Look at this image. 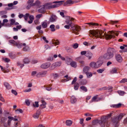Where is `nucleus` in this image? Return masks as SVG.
Returning a JSON list of instances; mask_svg holds the SVG:
<instances>
[{"label": "nucleus", "instance_id": "680f3d73", "mask_svg": "<svg viewBox=\"0 0 127 127\" xmlns=\"http://www.w3.org/2000/svg\"><path fill=\"white\" fill-rule=\"evenodd\" d=\"M66 61L68 62H71L72 61V60L71 58L68 57H66Z\"/></svg>", "mask_w": 127, "mask_h": 127}, {"label": "nucleus", "instance_id": "5fc2aeb1", "mask_svg": "<svg viewBox=\"0 0 127 127\" xmlns=\"http://www.w3.org/2000/svg\"><path fill=\"white\" fill-rule=\"evenodd\" d=\"M118 22V21H111L110 22V23L112 25H113L117 24Z\"/></svg>", "mask_w": 127, "mask_h": 127}, {"label": "nucleus", "instance_id": "774afa93", "mask_svg": "<svg viewBox=\"0 0 127 127\" xmlns=\"http://www.w3.org/2000/svg\"><path fill=\"white\" fill-rule=\"evenodd\" d=\"M87 53V51H83L81 52V54L82 55H86Z\"/></svg>", "mask_w": 127, "mask_h": 127}, {"label": "nucleus", "instance_id": "f03ea898", "mask_svg": "<svg viewBox=\"0 0 127 127\" xmlns=\"http://www.w3.org/2000/svg\"><path fill=\"white\" fill-rule=\"evenodd\" d=\"M116 52V51L115 49L109 47L107 49L106 52L104 55L103 58L106 60H109L113 57L114 54Z\"/></svg>", "mask_w": 127, "mask_h": 127}, {"label": "nucleus", "instance_id": "0eeeda50", "mask_svg": "<svg viewBox=\"0 0 127 127\" xmlns=\"http://www.w3.org/2000/svg\"><path fill=\"white\" fill-rule=\"evenodd\" d=\"M64 1H54L52 2V3L54 4L52 5V8H55L58 7L62 5L64 2Z\"/></svg>", "mask_w": 127, "mask_h": 127}, {"label": "nucleus", "instance_id": "052dcab7", "mask_svg": "<svg viewBox=\"0 0 127 127\" xmlns=\"http://www.w3.org/2000/svg\"><path fill=\"white\" fill-rule=\"evenodd\" d=\"M29 16V14L28 13H26L25 16H24V17L25 20H27Z\"/></svg>", "mask_w": 127, "mask_h": 127}, {"label": "nucleus", "instance_id": "4c0bfd02", "mask_svg": "<svg viewBox=\"0 0 127 127\" xmlns=\"http://www.w3.org/2000/svg\"><path fill=\"white\" fill-rule=\"evenodd\" d=\"M2 61L6 63H8L10 62V60L7 58H2Z\"/></svg>", "mask_w": 127, "mask_h": 127}, {"label": "nucleus", "instance_id": "423d86ee", "mask_svg": "<svg viewBox=\"0 0 127 127\" xmlns=\"http://www.w3.org/2000/svg\"><path fill=\"white\" fill-rule=\"evenodd\" d=\"M125 115V114L121 113L119 116H115L114 118L112 119V121L114 123H116L117 124L119 121L121 120Z\"/></svg>", "mask_w": 127, "mask_h": 127}, {"label": "nucleus", "instance_id": "a878e982", "mask_svg": "<svg viewBox=\"0 0 127 127\" xmlns=\"http://www.w3.org/2000/svg\"><path fill=\"white\" fill-rule=\"evenodd\" d=\"M118 70V68L116 67L113 68L112 70L110 71L111 74H113L114 73H117V71Z\"/></svg>", "mask_w": 127, "mask_h": 127}, {"label": "nucleus", "instance_id": "cd10ccee", "mask_svg": "<svg viewBox=\"0 0 127 127\" xmlns=\"http://www.w3.org/2000/svg\"><path fill=\"white\" fill-rule=\"evenodd\" d=\"M122 104L120 103H118L116 104H114L112 105V107L115 108H119L121 107Z\"/></svg>", "mask_w": 127, "mask_h": 127}, {"label": "nucleus", "instance_id": "9d476101", "mask_svg": "<svg viewBox=\"0 0 127 127\" xmlns=\"http://www.w3.org/2000/svg\"><path fill=\"white\" fill-rule=\"evenodd\" d=\"M47 73V71H43L37 73L36 75V76L38 78L44 77L46 76Z\"/></svg>", "mask_w": 127, "mask_h": 127}, {"label": "nucleus", "instance_id": "6e6d98bb", "mask_svg": "<svg viewBox=\"0 0 127 127\" xmlns=\"http://www.w3.org/2000/svg\"><path fill=\"white\" fill-rule=\"evenodd\" d=\"M53 76L55 79H56V78L59 77V75L58 73H56L55 74H53Z\"/></svg>", "mask_w": 127, "mask_h": 127}, {"label": "nucleus", "instance_id": "f704fd0d", "mask_svg": "<svg viewBox=\"0 0 127 127\" xmlns=\"http://www.w3.org/2000/svg\"><path fill=\"white\" fill-rule=\"evenodd\" d=\"M35 4L36 6H37L39 8L41 7V6L40 5V1L39 0H37L35 2Z\"/></svg>", "mask_w": 127, "mask_h": 127}, {"label": "nucleus", "instance_id": "e2e57ef3", "mask_svg": "<svg viewBox=\"0 0 127 127\" xmlns=\"http://www.w3.org/2000/svg\"><path fill=\"white\" fill-rule=\"evenodd\" d=\"M37 72L35 71H33L31 73V75L32 76H34L36 74Z\"/></svg>", "mask_w": 127, "mask_h": 127}, {"label": "nucleus", "instance_id": "dca6fc26", "mask_svg": "<svg viewBox=\"0 0 127 127\" xmlns=\"http://www.w3.org/2000/svg\"><path fill=\"white\" fill-rule=\"evenodd\" d=\"M57 19V16L54 15L51 16L50 19V21L51 22H54L56 21Z\"/></svg>", "mask_w": 127, "mask_h": 127}, {"label": "nucleus", "instance_id": "4468645a", "mask_svg": "<svg viewBox=\"0 0 127 127\" xmlns=\"http://www.w3.org/2000/svg\"><path fill=\"white\" fill-rule=\"evenodd\" d=\"M52 2H48L43 5V6H44L45 9L46 8L47 9H52V8L51 7L52 6Z\"/></svg>", "mask_w": 127, "mask_h": 127}, {"label": "nucleus", "instance_id": "1a4fd4ad", "mask_svg": "<svg viewBox=\"0 0 127 127\" xmlns=\"http://www.w3.org/2000/svg\"><path fill=\"white\" fill-rule=\"evenodd\" d=\"M9 42L10 43L12 44L13 45L16 46L18 48H20L22 46L25 45V43L19 44L13 40H9Z\"/></svg>", "mask_w": 127, "mask_h": 127}, {"label": "nucleus", "instance_id": "8fccbe9b", "mask_svg": "<svg viewBox=\"0 0 127 127\" xmlns=\"http://www.w3.org/2000/svg\"><path fill=\"white\" fill-rule=\"evenodd\" d=\"M8 118L9 120H13L14 121H17L18 120L16 118H14L13 117L11 116H8Z\"/></svg>", "mask_w": 127, "mask_h": 127}, {"label": "nucleus", "instance_id": "473e14b6", "mask_svg": "<svg viewBox=\"0 0 127 127\" xmlns=\"http://www.w3.org/2000/svg\"><path fill=\"white\" fill-rule=\"evenodd\" d=\"M9 56L11 59H14L16 57L15 54H14L12 53H9Z\"/></svg>", "mask_w": 127, "mask_h": 127}, {"label": "nucleus", "instance_id": "a18cd8bd", "mask_svg": "<svg viewBox=\"0 0 127 127\" xmlns=\"http://www.w3.org/2000/svg\"><path fill=\"white\" fill-rule=\"evenodd\" d=\"M80 88L85 92H86L87 91V90L86 87L84 86H83L80 87Z\"/></svg>", "mask_w": 127, "mask_h": 127}, {"label": "nucleus", "instance_id": "58836bf2", "mask_svg": "<svg viewBox=\"0 0 127 127\" xmlns=\"http://www.w3.org/2000/svg\"><path fill=\"white\" fill-rule=\"evenodd\" d=\"M87 78H90L92 76V73L91 72H87L85 73Z\"/></svg>", "mask_w": 127, "mask_h": 127}, {"label": "nucleus", "instance_id": "bb28decb", "mask_svg": "<svg viewBox=\"0 0 127 127\" xmlns=\"http://www.w3.org/2000/svg\"><path fill=\"white\" fill-rule=\"evenodd\" d=\"M100 121V120L99 119L95 120H93L92 122V124L93 125H96Z\"/></svg>", "mask_w": 127, "mask_h": 127}, {"label": "nucleus", "instance_id": "7c9ffc66", "mask_svg": "<svg viewBox=\"0 0 127 127\" xmlns=\"http://www.w3.org/2000/svg\"><path fill=\"white\" fill-rule=\"evenodd\" d=\"M72 121L69 120H67L66 121V125L68 126H70L72 125Z\"/></svg>", "mask_w": 127, "mask_h": 127}, {"label": "nucleus", "instance_id": "412c9836", "mask_svg": "<svg viewBox=\"0 0 127 127\" xmlns=\"http://www.w3.org/2000/svg\"><path fill=\"white\" fill-rule=\"evenodd\" d=\"M39 12L42 13H44L45 12V8L43 6V7L38 10Z\"/></svg>", "mask_w": 127, "mask_h": 127}, {"label": "nucleus", "instance_id": "09e8293b", "mask_svg": "<svg viewBox=\"0 0 127 127\" xmlns=\"http://www.w3.org/2000/svg\"><path fill=\"white\" fill-rule=\"evenodd\" d=\"M33 106L35 107H38V102L37 101H36L35 102V104H33Z\"/></svg>", "mask_w": 127, "mask_h": 127}, {"label": "nucleus", "instance_id": "49530a36", "mask_svg": "<svg viewBox=\"0 0 127 127\" xmlns=\"http://www.w3.org/2000/svg\"><path fill=\"white\" fill-rule=\"evenodd\" d=\"M6 120V119L4 117L1 118V123H4Z\"/></svg>", "mask_w": 127, "mask_h": 127}, {"label": "nucleus", "instance_id": "2f4dec72", "mask_svg": "<svg viewBox=\"0 0 127 127\" xmlns=\"http://www.w3.org/2000/svg\"><path fill=\"white\" fill-rule=\"evenodd\" d=\"M117 93L120 95L121 96H123L126 93L124 91L121 90L118 91Z\"/></svg>", "mask_w": 127, "mask_h": 127}, {"label": "nucleus", "instance_id": "aec40b11", "mask_svg": "<svg viewBox=\"0 0 127 127\" xmlns=\"http://www.w3.org/2000/svg\"><path fill=\"white\" fill-rule=\"evenodd\" d=\"M4 85L6 88L8 90L10 89L11 88V86L7 82H5L4 83Z\"/></svg>", "mask_w": 127, "mask_h": 127}, {"label": "nucleus", "instance_id": "de8ad7c7", "mask_svg": "<svg viewBox=\"0 0 127 127\" xmlns=\"http://www.w3.org/2000/svg\"><path fill=\"white\" fill-rule=\"evenodd\" d=\"M61 62H57L55 63L54 65L56 67L59 66L61 65Z\"/></svg>", "mask_w": 127, "mask_h": 127}, {"label": "nucleus", "instance_id": "4be33fe9", "mask_svg": "<svg viewBox=\"0 0 127 127\" xmlns=\"http://www.w3.org/2000/svg\"><path fill=\"white\" fill-rule=\"evenodd\" d=\"M0 67L2 71L4 73H7L9 71V70L5 68H3V67L0 65Z\"/></svg>", "mask_w": 127, "mask_h": 127}, {"label": "nucleus", "instance_id": "6ab92c4d", "mask_svg": "<svg viewBox=\"0 0 127 127\" xmlns=\"http://www.w3.org/2000/svg\"><path fill=\"white\" fill-rule=\"evenodd\" d=\"M93 56L92 53L89 51H87L86 54L85 55V56L88 57L89 59H90Z\"/></svg>", "mask_w": 127, "mask_h": 127}, {"label": "nucleus", "instance_id": "13d9d810", "mask_svg": "<svg viewBox=\"0 0 127 127\" xmlns=\"http://www.w3.org/2000/svg\"><path fill=\"white\" fill-rule=\"evenodd\" d=\"M0 100L3 102H5V100L2 96L0 94Z\"/></svg>", "mask_w": 127, "mask_h": 127}, {"label": "nucleus", "instance_id": "9b49d317", "mask_svg": "<svg viewBox=\"0 0 127 127\" xmlns=\"http://www.w3.org/2000/svg\"><path fill=\"white\" fill-rule=\"evenodd\" d=\"M104 99L102 97L100 98L98 97V96L97 95L94 96L92 99L91 101V102L93 101L97 102L100 100H102Z\"/></svg>", "mask_w": 127, "mask_h": 127}, {"label": "nucleus", "instance_id": "a211bd4d", "mask_svg": "<svg viewBox=\"0 0 127 127\" xmlns=\"http://www.w3.org/2000/svg\"><path fill=\"white\" fill-rule=\"evenodd\" d=\"M77 100L74 96H72L70 98V102L71 103L74 104L77 101Z\"/></svg>", "mask_w": 127, "mask_h": 127}, {"label": "nucleus", "instance_id": "f3484780", "mask_svg": "<svg viewBox=\"0 0 127 127\" xmlns=\"http://www.w3.org/2000/svg\"><path fill=\"white\" fill-rule=\"evenodd\" d=\"M40 114V110H38L36 111V113L33 114V116L35 118H38L39 115Z\"/></svg>", "mask_w": 127, "mask_h": 127}, {"label": "nucleus", "instance_id": "ea45409f", "mask_svg": "<svg viewBox=\"0 0 127 127\" xmlns=\"http://www.w3.org/2000/svg\"><path fill=\"white\" fill-rule=\"evenodd\" d=\"M23 61L24 64H28L30 62L29 59L28 58H25Z\"/></svg>", "mask_w": 127, "mask_h": 127}, {"label": "nucleus", "instance_id": "4d7b16f0", "mask_svg": "<svg viewBox=\"0 0 127 127\" xmlns=\"http://www.w3.org/2000/svg\"><path fill=\"white\" fill-rule=\"evenodd\" d=\"M25 46H25L23 48V50L24 51H27L29 49V47L28 46H25ZM22 46L21 47H22Z\"/></svg>", "mask_w": 127, "mask_h": 127}, {"label": "nucleus", "instance_id": "ddd939ff", "mask_svg": "<svg viewBox=\"0 0 127 127\" xmlns=\"http://www.w3.org/2000/svg\"><path fill=\"white\" fill-rule=\"evenodd\" d=\"M51 63L49 62L45 63L42 64L41 65V67L42 69H46L50 67Z\"/></svg>", "mask_w": 127, "mask_h": 127}, {"label": "nucleus", "instance_id": "7ed1b4c3", "mask_svg": "<svg viewBox=\"0 0 127 127\" xmlns=\"http://www.w3.org/2000/svg\"><path fill=\"white\" fill-rule=\"evenodd\" d=\"M111 116V114H110L108 115L107 116H104L101 117V120L99 122V124L102 127H104L106 123L108 122V118L110 117Z\"/></svg>", "mask_w": 127, "mask_h": 127}, {"label": "nucleus", "instance_id": "603ef678", "mask_svg": "<svg viewBox=\"0 0 127 127\" xmlns=\"http://www.w3.org/2000/svg\"><path fill=\"white\" fill-rule=\"evenodd\" d=\"M72 46L74 48L76 49L78 47V44L77 43H75Z\"/></svg>", "mask_w": 127, "mask_h": 127}, {"label": "nucleus", "instance_id": "69168bd1", "mask_svg": "<svg viewBox=\"0 0 127 127\" xmlns=\"http://www.w3.org/2000/svg\"><path fill=\"white\" fill-rule=\"evenodd\" d=\"M34 22L36 25H37L40 23L39 21V20L38 19L35 20L34 21Z\"/></svg>", "mask_w": 127, "mask_h": 127}, {"label": "nucleus", "instance_id": "393cba45", "mask_svg": "<svg viewBox=\"0 0 127 127\" xmlns=\"http://www.w3.org/2000/svg\"><path fill=\"white\" fill-rule=\"evenodd\" d=\"M90 67L87 66H85L83 68V71L85 73L87 72H88V71L90 69Z\"/></svg>", "mask_w": 127, "mask_h": 127}, {"label": "nucleus", "instance_id": "a19ab883", "mask_svg": "<svg viewBox=\"0 0 127 127\" xmlns=\"http://www.w3.org/2000/svg\"><path fill=\"white\" fill-rule=\"evenodd\" d=\"M17 66H20V67L22 68L24 66V64H22L20 62H17Z\"/></svg>", "mask_w": 127, "mask_h": 127}, {"label": "nucleus", "instance_id": "3c124183", "mask_svg": "<svg viewBox=\"0 0 127 127\" xmlns=\"http://www.w3.org/2000/svg\"><path fill=\"white\" fill-rule=\"evenodd\" d=\"M127 82V79L126 78H124L122 79L121 81L119 82L120 83H125L126 82Z\"/></svg>", "mask_w": 127, "mask_h": 127}, {"label": "nucleus", "instance_id": "bf43d9fd", "mask_svg": "<svg viewBox=\"0 0 127 127\" xmlns=\"http://www.w3.org/2000/svg\"><path fill=\"white\" fill-rule=\"evenodd\" d=\"M77 80V78L76 77H75L73 79V81H72L71 83L72 84H75V83L76 82Z\"/></svg>", "mask_w": 127, "mask_h": 127}, {"label": "nucleus", "instance_id": "79ce46f5", "mask_svg": "<svg viewBox=\"0 0 127 127\" xmlns=\"http://www.w3.org/2000/svg\"><path fill=\"white\" fill-rule=\"evenodd\" d=\"M87 24L89 25L90 26L91 25L93 26H98L99 24L97 23H94L93 22H91L90 23H88Z\"/></svg>", "mask_w": 127, "mask_h": 127}, {"label": "nucleus", "instance_id": "5701e85b", "mask_svg": "<svg viewBox=\"0 0 127 127\" xmlns=\"http://www.w3.org/2000/svg\"><path fill=\"white\" fill-rule=\"evenodd\" d=\"M52 44L56 45H58L59 44V41L58 40H55V39H53L52 40Z\"/></svg>", "mask_w": 127, "mask_h": 127}, {"label": "nucleus", "instance_id": "e433bc0d", "mask_svg": "<svg viewBox=\"0 0 127 127\" xmlns=\"http://www.w3.org/2000/svg\"><path fill=\"white\" fill-rule=\"evenodd\" d=\"M51 85L50 84L49 85H45L44 87H46V89L48 91H49L52 88H51Z\"/></svg>", "mask_w": 127, "mask_h": 127}, {"label": "nucleus", "instance_id": "c9c22d12", "mask_svg": "<svg viewBox=\"0 0 127 127\" xmlns=\"http://www.w3.org/2000/svg\"><path fill=\"white\" fill-rule=\"evenodd\" d=\"M79 87V84L77 83H75L74 84V88L75 90L78 89Z\"/></svg>", "mask_w": 127, "mask_h": 127}, {"label": "nucleus", "instance_id": "c85d7f7f", "mask_svg": "<svg viewBox=\"0 0 127 127\" xmlns=\"http://www.w3.org/2000/svg\"><path fill=\"white\" fill-rule=\"evenodd\" d=\"M64 77L66 78V79H64L62 80V82H63V81H65L64 82H65V81H67L70 80L71 79V77H68V75H67L65 76Z\"/></svg>", "mask_w": 127, "mask_h": 127}, {"label": "nucleus", "instance_id": "338daca9", "mask_svg": "<svg viewBox=\"0 0 127 127\" xmlns=\"http://www.w3.org/2000/svg\"><path fill=\"white\" fill-rule=\"evenodd\" d=\"M25 102L26 104L28 105L29 106L30 105V102L29 100H25Z\"/></svg>", "mask_w": 127, "mask_h": 127}, {"label": "nucleus", "instance_id": "39448f33", "mask_svg": "<svg viewBox=\"0 0 127 127\" xmlns=\"http://www.w3.org/2000/svg\"><path fill=\"white\" fill-rule=\"evenodd\" d=\"M72 32L76 34H79V32L80 30V27L76 25H74L72 26L71 28Z\"/></svg>", "mask_w": 127, "mask_h": 127}, {"label": "nucleus", "instance_id": "864d4df0", "mask_svg": "<svg viewBox=\"0 0 127 127\" xmlns=\"http://www.w3.org/2000/svg\"><path fill=\"white\" fill-rule=\"evenodd\" d=\"M75 3V1L71 0H67L66 1V3L67 4H73Z\"/></svg>", "mask_w": 127, "mask_h": 127}, {"label": "nucleus", "instance_id": "f8f14e48", "mask_svg": "<svg viewBox=\"0 0 127 127\" xmlns=\"http://www.w3.org/2000/svg\"><path fill=\"white\" fill-rule=\"evenodd\" d=\"M9 21H10V23H6V24L5 25L6 27H11L12 26L14 25V23L15 22V20L14 19H10L9 20Z\"/></svg>", "mask_w": 127, "mask_h": 127}, {"label": "nucleus", "instance_id": "2eb2a0df", "mask_svg": "<svg viewBox=\"0 0 127 127\" xmlns=\"http://www.w3.org/2000/svg\"><path fill=\"white\" fill-rule=\"evenodd\" d=\"M115 58L117 61L119 62L120 63L122 61V58L120 55L116 54L115 56Z\"/></svg>", "mask_w": 127, "mask_h": 127}, {"label": "nucleus", "instance_id": "37998d69", "mask_svg": "<svg viewBox=\"0 0 127 127\" xmlns=\"http://www.w3.org/2000/svg\"><path fill=\"white\" fill-rule=\"evenodd\" d=\"M7 12L6 10H2L0 11V16H2L6 14Z\"/></svg>", "mask_w": 127, "mask_h": 127}, {"label": "nucleus", "instance_id": "c756f323", "mask_svg": "<svg viewBox=\"0 0 127 127\" xmlns=\"http://www.w3.org/2000/svg\"><path fill=\"white\" fill-rule=\"evenodd\" d=\"M70 65L72 67L75 68L77 66L76 63L74 61H72L70 63Z\"/></svg>", "mask_w": 127, "mask_h": 127}, {"label": "nucleus", "instance_id": "6e6552de", "mask_svg": "<svg viewBox=\"0 0 127 127\" xmlns=\"http://www.w3.org/2000/svg\"><path fill=\"white\" fill-rule=\"evenodd\" d=\"M101 65L100 61H98L96 63L92 62L90 63L89 65L92 67L96 68L100 66Z\"/></svg>", "mask_w": 127, "mask_h": 127}, {"label": "nucleus", "instance_id": "72a5a7b5", "mask_svg": "<svg viewBox=\"0 0 127 127\" xmlns=\"http://www.w3.org/2000/svg\"><path fill=\"white\" fill-rule=\"evenodd\" d=\"M8 20L7 19H5L3 20V22L2 23V26H4L6 27L5 26V25L6 23H8Z\"/></svg>", "mask_w": 127, "mask_h": 127}, {"label": "nucleus", "instance_id": "0e129e2a", "mask_svg": "<svg viewBox=\"0 0 127 127\" xmlns=\"http://www.w3.org/2000/svg\"><path fill=\"white\" fill-rule=\"evenodd\" d=\"M12 93L14 94L15 95H17V93L16 91L14 90H11Z\"/></svg>", "mask_w": 127, "mask_h": 127}, {"label": "nucleus", "instance_id": "b1692460", "mask_svg": "<svg viewBox=\"0 0 127 127\" xmlns=\"http://www.w3.org/2000/svg\"><path fill=\"white\" fill-rule=\"evenodd\" d=\"M47 21L46 20H45L44 21L42 22L41 26L43 28H45L47 27Z\"/></svg>", "mask_w": 127, "mask_h": 127}, {"label": "nucleus", "instance_id": "f257e3e1", "mask_svg": "<svg viewBox=\"0 0 127 127\" xmlns=\"http://www.w3.org/2000/svg\"><path fill=\"white\" fill-rule=\"evenodd\" d=\"M89 36L93 38H105L107 39L114 38L115 36H118L119 33L117 31H113L109 32L108 34L104 33L102 31L99 30H91L89 31Z\"/></svg>", "mask_w": 127, "mask_h": 127}, {"label": "nucleus", "instance_id": "20e7f679", "mask_svg": "<svg viewBox=\"0 0 127 127\" xmlns=\"http://www.w3.org/2000/svg\"><path fill=\"white\" fill-rule=\"evenodd\" d=\"M66 17L67 19L65 21V22L67 25H65L64 27L66 29H69L70 27H71L72 26V21H74L75 19L68 16H66Z\"/></svg>", "mask_w": 127, "mask_h": 127}, {"label": "nucleus", "instance_id": "c03bdc74", "mask_svg": "<svg viewBox=\"0 0 127 127\" xmlns=\"http://www.w3.org/2000/svg\"><path fill=\"white\" fill-rule=\"evenodd\" d=\"M55 26L54 25H52L50 26V28H51V31L54 32L55 31Z\"/></svg>", "mask_w": 127, "mask_h": 127}]
</instances>
